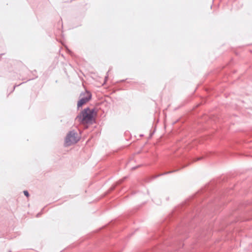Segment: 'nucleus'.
I'll list each match as a JSON object with an SVG mask.
<instances>
[{"instance_id":"f257e3e1","label":"nucleus","mask_w":252,"mask_h":252,"mask_svg":"<svg viewBox=\"0 0 252 252\" xmlns=\"http://www.w3.org/2000/svg\"><path fill=\"white\" fill-rule=\"evenodd\" d=\"M93 113L94 110L89 107L86 108L76 117V120L82 124H92L94 120Z\"/></svg>"},{"instance_id":"f03ea898","label":"nucleus","mask_w":252,"mask_h":252,"mask_svg":"<svg viewBox=\"0 0 252 252\" xmlns=\"http://www.w3.org/2000/svg\"><path fill=\"white\" fill-rule=\"evenodd\" d=\"M77 133L74 130L70 131L66 135L65 138L66 146H70L77 143L79 141Z\"/></svg>"},{"instance_id":"7ed1b4c3","label":"nucleus","mask_w":252,"mask_h":252,"mask_svg":"<svg viewBox=\"0 0 252 252\" xmlns=\"http://www.w3.org/2000/svg\"><path fill=\"white\" fill-rule=\"evenodd\" d=\"M91 94L87 91L81 93L80 95V99L77 103V107L79 108L86 104L91 99Z\"/></svg>"},{"instance_id":"20e7f679","label":"nucleus","mask_w":252,"mask_h":252,"mask_svg":"<svg viewBox=\"0 0 252 252\" xmlns=\"http://www.w3.org/2000/svg\"><path fill=\"white\" fill-rule=\"evenodd\" d=\"M24 193L25 195H26L27 197H29V193L27 190H24Z\"/></svg>"},{"instance_id":"39448f33","label":"nucleus","mask_w":252,"mask_h":252,"mask_svg":"<svg viewBox=\"0 0 252 252\" xmlns=\"http://www.w3.org/2000/svg\"><path fill=\"white\" fill-rule=\"evenodd\" d=\"M202 158V157H200V158H197V160H200V159H201Z\"/></svg>"}]
</instances>
